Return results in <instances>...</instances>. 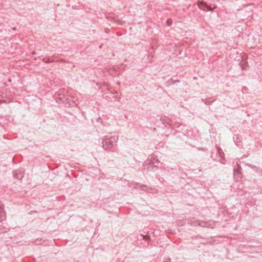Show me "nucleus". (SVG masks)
I'll return each mask as SVG.
<instances>
[{"instance_id": "nucleus-3", "label": "nucleus", "mask_w": 262, "mask_h": 262, "mask_svg": "<svg viewBox=\"0 0 262 262\" xmlns=\"http://www.w3.org/2000/svg\"><path fill=\"white\" fill-rule=\"evenodd\" d=\"M13 176L15 179L21 180L24 177L23 172L20 170H16L13 171Z\"/></svg>"}, {"instance_id": "nucleus-4", "label": "nucleus", "mask_w": 262, "mask_h": 262, "mask_svg": "<svg viewBox=\"0 0 262 262\" xmlns=\"http://www.w3.org/2000/svg\"><path fill=\"white\" fill-rule=\"evenodd\" d=\"M198 6L200 9H202L204 10H212L211 8L207 4L205 3L203 1L199 2Z\"/></svg>"}, {"instance_id": "nucleus-8", "label": "nucleus", "mask_w": 262, "mask_h": 262, "mask_svg": "<svg viewBox=\"0 0 262 262\" xmlns=\"http://www.w3.org/2000/svg\"><path fill=\"white\" fill-rule=\"evenodd\" d=\"M203 225H201V224H199L201 226L203 227H209V225H208L207 223H203Z\"/></svg>"}, {"instance_id": "nucleus-10", "label": "nucleus", "mask_w": 262, "mask_h": 262, "mask_svg": "<svg viewBox=\"0 0 262 262\" xmlns=\"http://www.w3.org/2000/svg\"><path fill=\"white\" fill-rule=\"evenodd\" d=\"M51 61H53V62L55 61V60L54 59L51 60Z\"/></svg>"}, {"instance_id": "nucleus-5", "label": "nucleus", "mask_w": 262, "mask_h": 262, "mask_svg": "<svg viewBox=\"0 0 262 262\" xmlns=\"http://www.w3.org/2000/svg\"><path fill=\"white\" fill-rule=\"evenodd\" d=\"M6 214L3 211V209L0 207V220L3 221L5 219Z\"/></svg>"}, {"instance_id": "nucleus-6", "label": "nucleus", "mask_w": 262, "mask_h": 262, "mask_svg": "<svg viewBox=\"0 0 262 262\" xmlns=\"http://www.w3.org/2000/svg\"><path fill=\"white\" fill-rule=\"evenodd\" d=\"M42 61L45 63H50L53 62V61H51V60L49 58L47 59V60H45V59L44 58L42 59Z\"/></svg>"}, {"instance_id": "nucleus-9", "label": "nucleus", "mask_w": 262, "mask_h": 262, "mask_svg": "<svg viewBox=\"0 0 262 262\" xmlns=\"http://www.w3.org/2000/svg\"><path fill=\"white\" fill-rule=\"evenodd\" d=\"M170 80L171 81V83H172V84H174L176 82H180L179 80H172V79H171Z\"/></svg>"}, {"instance_id": "nucleus-2", "label": "nucleus", "mask_w": 262, "mask_h": 262, "mask_svg": "<svg viewBox=\"0 0 262 262\" xmlns=\"http://www.w3.org/2000/svg\"><path fill=\"white\" fill-rule=\"evenodd\" d=\"M133 185L135 188L140 189L141 190L147 191V192H152V188H149L146 186L142 185H141V184L137 183H133Z\"/></svg>"}, {"instance_id": "nucleus-1", "label": "nucleus", "mask_w": 262, "mask_h": 262, "mask_svg": "<svg viewBox=\"0 0 262 262\" xmlns=\"http://www.w3.org/2000/svg\"><path fill=\"white\" fill-rule=\"evenodd\" d=\"M118 137L115 136L112 137H106L105 136L102 139V146L105 149H112L115 143L117 142Z\"/></svg>"}, {"instance_id": "nucleus-7", "label": "nucleus", "mask_w": 262, "mask_h": 262, "mask_svg": "<svg viewBox=\"0 0 262 262\" xmlns=\"http://www.w3.org/2000/svg\"><path fill=\"white\" fill-rule=\"evenodd\" d=\"M166 23L168 26H170L171 25V20L170 19L167 20Z\"/></svg>"}]
</instances>
